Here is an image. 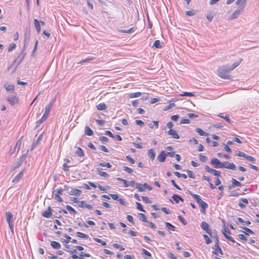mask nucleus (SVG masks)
Segmentation results:
<instances>
[{
	"mask_svg": "<svg viewBox=\"0 0 259 259\" xmlns=\"http://www.w3.org/2000/svg\"><path fill=\"white\" fill-rule=\"evenodd\" d=\"M232 184L234 186L241 187L242 186L241 183L237 181L235 179H232Z\"/></svg>",
	"mask_w": 259,
	"mask_h": 259,
	"instance_id": "39",
	"label": "nucleus"
},
{
	"mask_svg": "<svg viewBox=\"0 0 259 259\" xmlns=\"http://www.w3.org/2000/svg\"><path fill=\"white\" fill-rule=\"evenodd\" d=\"M242 228L246 231V232H244V233L246 235H248L249 234H253V232L251 229H250L247 227H242Z\"/></svg>",
	"mask_w": 259,
	"mask_h": 259,
	"instance_id": "42",
	"label": "nucleus"
},
{
	"mask_svg": "<svg viewBox=\"0 0 259 259\" xmlns=\"http://www.w3.org/2000/svg\"><path fill=\"white\" fill-rule=\"evenodd\" d=\"M66 207L68 211H69L70 212H72L74 214L77 213L76 211L73 207H72L70 205H67Z\"/></svg>",
	"mask_w": 259,
	"mask_h": 259,
	"instance_id": "40",
	"label": "nucleus"
},
{
	"mask_svg": "<svg viewBox=\"0 0 259 259\" xmlns=\"http://www.w3.org/2000/svg\"><path fill=\"white\" fill-rule=\"evenodd\" d=\"M214 17V15L212 13L207 14L206 15V18L209 22H211Z\"/></svg>",
	"mask_w": 259,
	"mask_h": 259,
	"instance_id": "53",
	"label": "nucleus"
},
{
	"mask_svg": "<svg viewBox=\"0 0 259 259\" xmlns=\"http://www.w3.org/2000/svg\"><path fill=\"white\" fill-rule=\"evenodd\" d=\"M205 169L207 172L211 173L214 176H220V171L215 170V169H213L212 168H211L207 165H206L205 166Z\"/></svg>",
	"mask_w": 259,
	"mask_h": 259,
	"instance_id": "9",
	"label": "nucleus"
},
{
	"mask_svg": "<svg viewBox=\"0 0 259 259\" xmlns=\"http://www.w3.org/2000/svg\"><path fill=\"white\" fill-rule=\"evenodd\" d=\"M165 227L168 230L175 231V227L168 222L165 223Z\"/></svg>",
	"mask_w": 259,
	"mask_h": 259,
	"instance_id": "30",
	"label": "nucleus"
},
{
	"mask_svg": "<svg viewBox=\"0 0 259 259\" xmlns=\"http://www.w3.org/2000/svg\"><path fill=\"white\" fill-rule=\"evenodd\" d=\"M134 30V27H132L130 29H122V30H120L119 31L122 32V33H131L132 32H133Z\"/></svg>",
	"mask_w": 259,
	"mask_h": 259,
	"instance_id": "35",
	"label": "nucleus"
},
{
	"mask_svg": "<svg viewBox=\"0 0 259 259\" xmlns=\"http://www.w3.org/2000/svg\"><path fill=\"white\" fill-rule=\"evenodd\" d=\"M241 60L239 61V62H234L231 67H229L230 68V70H234L236 67H237L239 65V64L240 63Z\"/></svg>",
	"mask_w": 259,
	"mask_h": 259,
	"instance_id": "36",
	"label": "nucleus"
},
{
	"mask_svg": "<svg viewBox=\"0 0 259 259\" xmlns=\"http://www.w3.org/2000/svg\"><path fill=\"white\" fill-rule=\"evenodd\" d=\"M87 203L85 201H80L79 202L78 206L81 208L86 207Z\"/></svg>",
	"mask_w": 259,
	"mask_h": 259,
	"instance_id": "50",
	"label": "nucleus"
},
{
	"mask_svg": "<svg viewBox=\"0 0 259 259\" xmlns=\"http://www.w3.org/2000/svg\"><path fill=\"white\" fill-rule=\"evenodd\" d=\"M56 98H54L51 102L49 104V105L45 108V113L42 116V118H44V120H46L48 118L49 113L51 110L54 103L56 102Z\"/></svg>",
	"mask_w": 259,
	"mask_h": 259,
	"instance_id": "3",
	"label": "nucleus"
},
{
	"mask_svg": "<svg viewBox=\"0 0 259 259\" xmlns=\"http://www.w3.org/2000/svg\"><path fill=\"white\" fill-rule=\"evenodd\" d=\"M63 189L61 188L57 189L54 191L53 193L58 195H62V194Z\"/></svg>",
	"mask_w": 259,
	"mask_h": 259,
	"instance_id": "46",
	"label": "nucleus"
},
{
	"mask_svg": "<svg viewBox=\"0 0 259 259\" xmlns=\"http://www.w3.org/2000/svg\"><path fill=\"white\" fill-rule=\"evenodd\" d=\"M98 174L100 176L105 178L109 176L108 174H107L106 172L101 170H98Z\"/></svg>",
	"mask_w": 259,
	"mask_h": 259,
	"instance_id": "51",
	"label": "nucleus"
},
{
	"mask_svg": "<svg viewBox=\"0 0 259 259\" xmlns=\"http://www.w3.org/2000/svg\"><path fill=\"white\" fill-rule=\"evenodd\" d=\"M5 89L8 92H13L15 89V87L13 84L6 83L4 85Z\"/></svg>",
	"mask_w": 259,
	"mask_h": 259,
	"instance_id": "19",
	"label": "nucleus"
},
{
	"mask_svg": "<svg viewBox=\"0 0 259 259\" xmlns=\"http://www.w3.org/2000/svg\"><path fill=\"white\" fill-rule=\"evenodd\" d=\"M191 195L199 204V206L201 207L200 211L203 213H205L206 209L208 207V204L201 200L199 195L193 193H191Z\"/></svg>",
	"mask_w": 259,
	"mask_h": 259,
	"instance_id": "2",
	"label": "nucleus"
},
{
	"mask_svg": "<svg viewBox=\"0 0 259 259\" xmlns=\"http://www.w3.org/2000/svg\"><path fill=\"white\" fill-rule=\"evenodd\" d=\"M246 2L247 0H237L235 4L239 6V8L241 10H244Z\"/></svg>",
	"mask_w": 259,
	"mask_h": 259,
	"instance_id": "12",
	"label": "nucleus"
},
{
	"mask_svg": "<svg viewBox=\"0 0 259 259\" xmlns=\"http://www.w3.org/2000/svg\"><path fill=\"white\" fill-rule=\"evenodd\" d=\"M113 246L116 248H119L120 250L122 251V250H124V248L122 246L118 244H116V243H114L113 244Z\"/></svg>",
	"mask_w": 259,
	"mask_h": 259,
	"instance_id": "54",
	"label": "nucleus"
},
{
	"mask_svg": "<svg viewBox=\"0 0 259 259\" xmlns=\"http://www.w3.org/2000/svg\"><path fill=\"white\" fill-rule=\"evenodd\" d=\"M23 176V170H22L14 177L12 182L14 183L18 182L22 178Z\"/></svg>",
	"mask_w": 259,
	"mask_h": 259,
	"instance_id": "18",
	"label": "nucleus"
},
{
	"mask_svg": "<svg viewBox=\"0 0 259 259\" xmlns=\"http://www.w3.org/2000/svg\"><path fill=\"white\" fill-rule=\"evenodd\" d=\"M201 227L209 235H211V230L210 229L209 225L206 222H202L201 224Z\"/></svg>",
	"mask_w": 259,
	"mask_h": 259,
	"instance_id": "7",
	"label": "nucleus"
},
{
	"mask_svg": "<svg viewBox=\"0 0 259 259\" xmlns=\"http://www.w3.org/2000/svg\"><path fill=\"white\" fill-rule=\"evenodd\" d=\"M139 219L141 221H142V222H147V221L146 220V217L145 216V215L143 213H140L139 214Z\"/></svg>",
	"mask_w": 259,
	"mask_h": 259,
	"instance_id": "38",
	"label": "nucleus"
},
{
	"mask_svg": "<svg viewBox=\"0 0 259 259\" xmlns=\"http://www.w3.org/2000/svg\"><path fill=\"white\" fill-rule=\"evenodd\" d=\"M236 155L239 156V157H242L245 158V157L246 156V154L245 153H244V152H243L238 151L236 153Z\"/></svg>",
	"mask_w": 259,
	"mask_h": 259,
	"instance_id": "58",
	"label": "nucleus"
},
{
	"mask_svg": "<svg viewBox=\"0 0 259 259\" xmlns=\"http://www.w3.org/2000/svg\"><path fill=\"white\" fill-rule=\"evenodd\" d=\"M99 139L101 141H102L103 143H106L108 141V139L105 136L100 137L99 138Z\"/></svg>",
	"mask_w": 259,
	"mask_h": 259,
	"instance_id": "61",
	"label": "nucleus"
},
{
	"mask_svg": "<svg viewBox=\"0 0 259 259\" xmlns=\"http://www.w3.org/2000/svg\"><path fill=\"white\" fill-rule=\"evenodd\" d=\"M123 169L124 170H125V171L129 174H132L133 172V169L131 168L128 167L127 166H124Z\"/></svg>",
	"mask_w": 259,
	"mask_h": 259,
	"instance_id": "56",
	"label": "nucleus"
},
{
	"mask_svg": "<svg viewBox=\"0 0 259 259\" xmlns=\"http://www.w3.org/2000/svg\"><path fill=\"white\" fill-rule=\"evenodd\" d=\"M85 134L87 136H92L93 135V131L92 130L89 126H86L85 127Z\"/></svg>",
	"mask_w": 259,
	"mask_h": 259,
	"instance_id": "25",
	"label": "nucleus"
},
{
	"mask_svg": "<svg viewBox=\"0 0 259 259\" xmlns=\"http://www.w3.org/2000/svg\"><path fill=\"white\" fill-rule=\"evenodd\" d=\"M246 160L252 162V163H254L255 161V159L254 157H253L252 156H249V155H246L245 158Z\"/></svg>",
	"mask_w": 259,
	"mask_h": 259,
	"instance_id": "43",
	"label": "nucleus"
},
{
	"mask_svg": "<svg viewBox=\"0 0 259 259\" xmlns=\"http://www.w3.org/2000/svg\"><path fill=\"white\" fill-rule=\"evenodd\" d=\"M229 69V67L227 65L220 66L217 69V75L223 79H230L231 77L229 73L231 70Z\"/></svg>",
	"mask_w": 259,
	"mask_h": 259,
	"instance_id": "1",
	"label": "nucleus"
},
{
	"mask_svg": "<svg viewBox=\"0 0 259 259\" xmlns=\"http://www.w3.org/2000/svg\"><path fill=\"white\" fill-rule=\"evenodd\" d=\"M174 174L178 178L182 177L184 179H186L187 178V175L185 174H181L178 171H175V172H174Z\"/></svg>",
	"mask_w": 259,
	"mask_h": 259,
	"instance_id": "33",
	"label": "nucleus"
},
{
	"mask_svg": "<svg viewBox=\"0 0 259 259\" xmlns=\"http://www.w3.org/2000/svg\"><path fill=\"white\" fill-rule=\"evenodd\" d=\"M95 241H96L98 243H101L103 246H106V242L100 239L97 238H94L93 239Z\"/></svg>",
	"mask_w": 259,
	"mask_h": 259,
	"instance_id": "41",
	"label": "nucleus"
},
{
	"mask_svg": "<svg viewBox=\"0 0 259 259\" xmlns=\"http://www.w3.org/2000/svg\"><path fill=\"white\" fill-rule=\"evenodd\" d=\"M126 158L131 163H132V164L135 163V160L133 158H131L130 156L127 155L126 156Z\"/></svg>",
	"mask_w": 259,
	"mask_h": 259,
	"instance_id": "62",
	"label": "nucleus"
},
{
	"mask_svg": "<svg viewBox=\"0 0 259 259\" xmlns=\"http://www.w3.org/2000/svg\"><path fill=\"white\" fill-rule=\"evenodd\" d=\"M243 10H241L240 8L237 9L235 10L232 14V15L231 16V19H235L238 18V17L241 14V12L243 11Z\"/></svg>",
	"mask_w": 259,
	"mask_h": 259,
	"instance_id": "16",
	"label": "nucleus"
},
{
	"mask_svg": "<svg viewBox=\"0 0 259 259\" xmlns=\"http://www.w3.org/2000/svg\"><path fill=\"white\" fill-rule=\"evenodd\" d=\"M223 168H226L229 169L235 170L236 166L233 163H230L228 162H224Z\"/></svg>",
	"mask_w": 259,
	"mask_h": 259,
	"instance_id": "10",
	"label": "nucleus"
},
{
	"mask_svg": "<svg viewBox=\"0 0 259 259\" xmlns=\"http://www.w3.org/2000/svg\"><path fill=\"white\" fill-rule=\"evenodd\" d=\"M218 116L221 118H222L223 119H224L226 121H227L228 122H231V120L229 117L227 115H224V113H219Z\"/></svg>",
	"mask_w": 259,
	"mask_h": 259,
	"instance_id": "29",
	"label": "nucleus"
},
{
	"mask_svg": "<svg viewBox=\"0 0 259 259\" xmlns=\"http://www.w3.org/2000/svg\"><path fill=\"white\" fill-rule=\"evenodd\" d=\"M98 164L99 166H103V167L106 166L108 168H110L111 167V165L109 162H107V163L100 162V163H99Z\"/></svg>",
	"mask_w": 259,
	"mask_h": 259,
	"instance_id": "45",
	"label": "nucleus"
},
{
	"mask_svg": "<svg viewBox=\"0 0 259 259\" xmlns=\"http://www.w3.org/2000/svg\"><path fill=\"white\" fill-rule=\"evenodd\" d=\"M42 215L46 218H50L52 215V208L49 206L47 210L42 212Z\"/></svg>",
	"mask_w": 259,
	"mask_h": 259,
	"instance_id": "13",
	"label": "nucleus"
},
{
	"mask_svg": "<svg viewBox=\"0 0 259 259\" xmlns=\"http://www.w3.org/2000/svg\"><path fill=\"white\" fill-rule=\"evenodd\" d=\"M142 93L141 92L132 93L129 94V97L130 98H138L141 96Z\"/></svg>",
	"mask_w": 259,
	"mask_h": 259,
	"instance_id": "28",
	"label": "nucleus"
},
{
	"mask_svg": "<svg viewBox=\"0 0 259 259\" xmlns=\"http://www.w3.org/2000/svg\"><path fill=\"white\" fill-rule=\"evenodd\" d=\"M136 205H137V208L138 209L140 210L141 211H144V212L145 211V210L143 209V208L142 207V205H141V203H140L139 202H137L136 203Z\"/></svg>",
	"mask_w": 259,
	"mask_h": 259,
	"instance_id": "48",
	"label": "nucleus"
},
{
	"mask_svg": "<svg viewBox=\"0 0 259 259\" xmlns=\"http://www.w3.org/2000/svg\"><path fill=\"white\" fill-rule=\"evenodd\" d=\"M153 47H155V48H161V42L159 40H156L154 41Z\"/></svg>",
	"mask_w": 259,
	"mask_h": 259,
	"instance_id": "34",
	"label": "nucleus"
},
{
	"mask_svg": "<svg viewBox=\"0 0 259 259\" xmlns=\"http://www.w3.org/2000/svg\"><path fill=\"white\" fill-rule=\"evenodd\" d=\"M76 236L78 237L83 239H88L89 238V236L88 235L79 232H77L76 233Z\"/></svg>",
	"mask_w": 259,
	"mask_h": 259,
	"instance_id": "31",
	"label": "nucleus"
},
{
	"mask_svg": "<svg viewBox=\"0 0 259 259\" xmlns=\"http://www.w3.org/2000/svg\"><path fill=\"white\" fill-rule=\"evenodd\" d=\"M218 240L217 241V243H216L215 245V247H216L215 248H214V250L213 251V253L214 254H217V255H219V253H220V254H222V251L221 249V248L219 246V244H218Z\"/></svg>",
	"mask_w": 259,
	"mask_h": 259,
	"instance_id": "20",
	"label": "nucleus"
},
{
	"mask_svg": "<svg viewBox=\"0 0 259 259\" xmlns=\"http://www.w3.org/2000/svg\"><path fill=\"white\" fill-rule=\"evenodd\" d=\"M51 245L54 249H60L61 247V244L59 242L55 241L51 242Z\"/></svg>",
	"mask_w": 259,
	"mask_h": 259,
	"instance_id": "22",
	"label": "nucleus"
},
{
	"mask_svg": "<svg viewBox=\"0 0 259 259\" xmlns=\"http://www.w3.org/2000/svg\"><path fill=\"white\" fill-rule=\"evenodd\" d=\"M178 218L179 219V220L180 221V222L184 225H186L187 224V222L186 221V220L184 219V218H183L182 216L181 215H179L178 217Z\"/></svg>",
	"mask_w": 259,
	"mask_h": 259,
	"instance_id": "47",
	"label": "nucleus"
},
{
	"mask_svg": "<svg viewBox=\"0 0 259 259\" xmlns=\"http://www.w3.org/2000/svg\"><path fill=\"white\" fill-rule=\"evenodd\" d=\"M13 215L12 213L9 211L6 212V218L7 222L8 224L14 223V220H13Z\"/></svg>",
	"mask_w": 259,
	"mask_h": 259,
	"instance_id": "15",
	"label": "nucleus"
},
{
	"mask_svg": "<svg viewBox=\"0 0 259 259\" xmlns=\"http://www.w3.org/2000/svg\"><path fill=\"white\" fill-rule=\"evenodd\" d=\"M223 234L225 236V237L229 241H232V242L233 243H235V240H234V239L232 237H231V236H229L228 235H227L226 233H225V232H223Z\"/></svg>",
	"mask_w": 259,
	"mask_h": 259,
	"instance_id": "44",
	"label": "nucleus"
},
{
	"mask_svg": "<svg viewBox=\"0 0 259 259\" xmlns=\"http://www.w3.org/2000/svg\"><path fill=\"white\" fill-rule=\"evenodd\" d=\"M54 195H55V199L58 202H63V199L60 196V195H58V194H54Z\"/></svg>",
	"mask_w": 259,
	"mask_h": 259,
	"instance_id": "55",
	"label": "nucleus"
},
{
	"mask_svg": "<svg viewBox=\"0 0 259 259\" xmlns=\"http://www.w3.org/2000/svg\"><path fill=\"white\" fill-rule=\"evenodd\" d=\"M199 157L200 160L203 162H205L207 159V158L206 156L203 155L202 154H199Z\"/></svg>",
	"mask_w": 259,
	"mask_h": 259,
	"instance_id": "49",
	"label": "nucleus"
},
{
	"mask_svg": "<svg viewBox=\"0 0 259 259\" xmlns=\"http://www.w3.org/2000/svg\"><path fill=\"white\" fill-rule=\"evenodd\" d=\"M211 164L215 168H223L224 162H221L217 158H213L210 161Z\"/></svg>",
	"mask_w": 259,
	"mask_h": 259,
	"instance_id": "5",
	"label": "nucleus"
},
{
	"mask_svg": "<svg viewBox=\"0 0 259 259\" xmlns=\"http://www.w3.org/2000/svg\"><path fill=\"white\" fill-rule=\"evenodd\" d=\"M148 156L150 159L153 160L155 158L156 154L154 150L153 149L149 150L148 152Z\"/></svg>",
	"mask_w": 259,
	"mask_h": 259,
	"instance_id": "24",
	"label": "nucleus"
},
{
	"mask_svg": "<svg viewBox=\"0 0 259 259\" xmlns=\"http://www.w3.org/2000/svg\"><path fill=\"white\" fill-rule=\"evenodd\" d=\"M97 109L98 110H105L106 109V106L104 103H101L99 104H98L96 106Z\"/></svg>",
	"mask_w": 259,
	"mask_h": 259,
	"instance_id": "26",
	"label": "nucleus"
},
{
	"mask_svg": "<svg viewBox=\"0 0 259 259\" xmlns=\"http://www.w3.org/2000/svg\"><path fill=\"white\" fill-rule=\"evenodd\" d=\"M7 101L13 106L18 103L19 102L18 98L16 95L8 96L7 97Z\"/></svg>",
	"mask_w": 259,
	"mask_h": 259,
	"instance_id": "6",
	"label": "nucleus"
},
{
	"mask_svg": "<svg viewBox=\"0 0 259 259\" xmlns=\"http://www.w3.org/2000/svg\"><path fill=\"white\" fill-rule=\"evenodd\" d=\"M203 238L205 240L206 243L207 244H210L211 242V240L209 239L207 235L204 234L203 235Z\"/></svg>",
	"mask_w": 259,
	"mask_h": 259,
	"instance_id": "52",
	"label": "nucleus"
},
{
	"mask_svg": "<svg viewBox=\"0 0 259 259\" xmlns=\"http://www.w3.org/2000/svg\"><path fill=\"white\" fill-rule=\"evenodd\" d=\"M141 198H142L143 201L146 203L150 204L152 203V201L147 196H142Z\"/></svg>",
	"mask_w": 259,
	"mask_h": 259,
	"instance_id": "37",
	"label": "nucleus"
},
{
	"mask_svg": "<svg viewBox=\"0 0 259 259\" xmlns=\"http://www.w3.org/2000/svg\"><path fill=\"white\" fill-rule=\"evenodd\" d=\"M75 153L76 155L79 157H83L84 156V152L82 149H81L79 147H77L76 150L75 152Z\"/></svg>",
	"mask_w": 259,
	"mask_h": 259,
	"instance_id": "23",
	"label": "nucleus"
},
{
	"mask_svg": "<svg viewBox=\"0 0 259 259\" xmlns=\"http://www.w3.org/2000/svg\"><path fill=\"white\" fill-rule=\"evenodd\" d=\"M166 156V152L164 151H162L158 155L157 159L159 162H163L165 161Z\"/></svg>",
	"mask_w": 259,
	"mask_h": 259,
	"instance_id": "14",
	"label": "nucleus"
},
{
	"mask_svg": "<svg viewBox=\"0 0 259 259\" xmlns=\"http://www.w3.org/2000/svg\"><path fill=\"white\" fill-rule=\"evenodd\" d=\"M172 198L176 203H178L179 200L182 202L184 201V199L182 198H181L180 196L177 195L176 194H174L173 196H172Z\"/></svg>",
	"mask_w": 259,
	"mask_h": 259,
	"instance_id": "27",
	"label": "nucleus"
},
{
	"mask_svg": "<svg viewBox=\"0 0 259 259\" xmlns=\"http://www.w3.org/2000/svg\"><path fill=\"white\" fill-rule=\"evenodd\" d=\"M187 174L189 177L191 178L194 179L195 177V175L194 174L192 171L189 170H187Z\"/></svg>",
	"mask_w": 259,
	"mask_h": 259,
	"instance_id": "57",
	"label": "nucleus"
},
{
	"mask_svg": "<svg viewBox=\"0 0 259 259\" xmlns=\"http://www.w3.org/2000/svg\"><path fill=\"white\" fill-rule=\"evenodd\" d=\"M196 132L198 133V134L200 136H207L208 134L207 133L204 132L202 129L200 128H196Z\"/></svg>",
	"mask_w": 259,
	"mask_h": 259,
	"instance_id": "32",
	"label": "nucleus"
},
{
	"mask_svg": "<svg viewBox=\"0 0 259 259\" xmlns=\"http://www.w3.org/2000/svg\"><path fill=\"white\" fill-rule=\"evenodd\" d=\"M136 184L137 183H136L134 181H129V182H128L127 187H129V186L135 187V186H136Z\"/></svg>",
	"mask_w": 259,
	"mask_h": 259,
	"instance_id": "63",
	"label": "nucleus"
},
{
	"mask_svg": "<svg viewBox=\"0 0 259 259\" xmlns=\"http://www.w3.org/2000/svg\"><path fill=\"white\" fill-rule=\"evenodd\" d=\"M16 45L15 44H11L8 48V51L11 52L16 48Z\"/></svg>",
	"mask_w": 259,
	"mask_h": 259,
	"instance_id": "60",
	"label": "nucleus"
},
{
	"mask_svg": "<svg viewBox=\"0 0 259 259\" xmlns=\"http://www.w3.org/2000/svg\"><path fill=\"white\" fill-rule=\"evenodd\" d=\"M45 120H44V118H42V117L41 118L39 119L36 121V127H37L39 126V125L42 123Z\"/></svg>",
	"mask_w": 259,
	"mask_h": 259,
	"instance_id": "59",
	"label": "nucleus"
},
{
	"mask_svg": "<svg viewBox=\"0 0 259 259\" xmlns=\"http://www.w3.org/2000/svg\"><path fill=\"white\" fill-rule=\"evenodd\" d=\"M167 135L171 136L172 138L176 139L180 138V136L175 130H169L166 132Z\"/></svg>",
	"mask_w": 259,
	"mask_h": 259,
	"instance_id": "11",
	"label": "nucleus"
},
{
	"mask_svg": "<svg viewBox=\"0 0 259 259\" xmlns=\"http://www.w3.org/2000/svg\"><path fill=\"white\" fill-rule=\"evenodd\" d=\"M81 193V191L75 188H71L70 190L68 192L70 195L79 196Z\"/></svg>",
	"mask_w": 259,
	"mask_h": 259,
	"instance_id": "8",
	"label": "nucleus"
},
{
	"mask_svg": "<svg viewBox=\"0 0 259 259\" xmlns=\"http://www.w3.org/2000/svg\"><path fill=\"white\" fill-rule=\"evenodd\" d=\"M136 188L139 192H144L146 189H148L149 191L152 190V187L147 183H144L143 184L141 183H137Z\"/></svg>",
	"mask_w": 259,
	"mask_h": 259,
	"instance_id": "4",
	"label": "nucleus"
},
{
	"mask_svg": "<svg viewBox=\"0 0 259 259\" xmlns=\"http://www.w3.org/2000/svg\"><path fill=\"white\" fill-rule=\"evenodd\" d=\"M34 24L36 30L38 33H39L41 31L39 22L36 19H34Z\"/></svg>",
	"mask_w": 259,
	"mask_h": 259,
	"instance_id": "21",
	"label": "nucleus"
},
{
	"mask_svg": "<svg viewBox=\"0 0 259 259\" xmlns=\"http://www.w3.org/2000/svg\"><path fill=\"white\" fill-rule=\"evenodd\" d=\"M135 122L137 125H140V126H143L144 125V122L141 120H136Z\"/></svg>",
	"mask_w": 259,
	"mask_h": 259,
	"instance_id": "64",
	"label": "nucleus"
},
{
	"mask_svg": "<svg viewBox=\"0 0 259 259\" xmlns=\"http://www.w3.org/2000/svg\"><path fill=\"white\" fill-rule=\"evenodd\" d=\"M94 59H95V57H94L93 56H89V57L86 58L85 59L82 60L78 63L80 64L81 65H85L87 63H89L90 61H91Z\"/></svg>",
	"mask_w": 259,
	"mask_h": 259,
	"instance_id": "17",
	"label": "nucleus"
}]
</instances>
